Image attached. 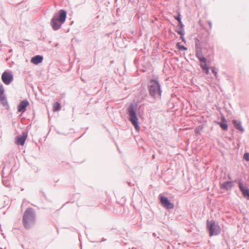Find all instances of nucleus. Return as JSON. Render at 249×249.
<instances>
[{
	"label": "nucleus",
	"mask_w": 249,
	"mask_h": 249,
	"mask_svg": "<svg viewBox=\"0 0 249 249\" xmlns=\"http://www.w3.org/2000/svg\"><path fill=\"white\" fill-rule=\"evenodd\" d=\"M175 19L178 21V22H180L181 20L180 16L178 15V16L175 17Z\"/></svg>",
	"instance_id": "obj_24"
},
{
	"label": "nucleus",
	"mask_w": 249,
	"mask_h": 249,
	"mask_svg": "<svg viewBox=\"0 0 249 249\" xmlns=\"http://www.w3.org/2000/svg\"><path fill=\"white\" fill-rule=\"evenodd\" d=\"M160 203L161 205L167 209H173L174 204L171 203L168 198L164 196H160Z\"/></svg>",
	"instance_id": "obj_7"
},
{
	"label": "nucleus",
	"mask_w": 249,
	"mask_h": 249,
	"mask_svg": "<svg viewBox=\"0 0 249 249\" xmlns=\"http://www.w3.org/2000/svg\"><path fill=\"white\" fill-rule=\"evenodd\" d=\"M36 222V215L35 211L32 208H27L24 212L22 217V224L26 229L32 228Z\"/></svg>",
	"instance_id": "obj_1"
},
{
	"label": "nucleus",
	"mask_w": 249,
	"mask_h": 249,
	"mask_svg": "<svg viewBox=\"0 0 249 249\" xmlns=\"http://www.w3.org/2000/svg\"><path fill=\"white\" fill-rule=\"evenodd\" d=\"M239 187L244 196L249 199V189L241 182H239Z\"/></svg>",
	"instance_id": "obj_8"
},
{
	"label": "nucleus",
	"mask_w": 249,
	"mask_h": 249,
	"mask_svg": "<svg viewBox=\"0 0 249 249\" xmlns=\"http://www.w3.org/2000/svg\"><path fill=\"white\" fill-rule=\"evenodd\" d=\"M218 124L224 130H227L228 129L227 121L224 117L222 118V122H219Z\"/></svg>",
	"instance_id": "obj_13"
},
{
	"label": "nucleus",
	"mask_w": 249,
	"mask_h": 249,
	"mask_svg": "<svg viewBox=\"0 0 249 249\" xmlns=\"http://www.w3.org/2000/svg\"><path fill=\"white\" fill-rule=\"evenodd\" d=\"M209 25L210 27H211V26H212V23L210 22H209Z\"/></svg>",
	"instance_id": "obj_27"
},
{
	"label": "nucleus",
	"mask_w": 249,
	"mask_h": 249,
	"mask_svg": "<svg viewBox=\"0 0 249 249\" xmlns=\"http://www.w3.org/2000/svg\"><path fill=\"white\" fill-rule=\"evenodd\" d=\"M61 108L60 104L58 102L55 103L53 105V111H57Z\"/></svg>",
	"instance_id": "obj_17"
},
{
	"label": "nucleus",
	"mask_w": 249,
	"mask_h": 249,
	"mask_svg": "<svg viewBox=\"0 0 249 249\" xmlns=\"http://www.w3.org/2000/svg\"><path fill=\"white\" fill-rule=\"evenodd\" d=\"M200 67L203 69V70L205 71V73L208 74L209 72V67L207 65L206 62L204 63V62L200 63Z\"/></svg>",
	"instance_id": "obj_16"
},
{
	"label": "nucleus",
	"mask_w": 249,
	"mask_h": 249,
	"mask_svg": "<svg viewBox=\"0 0 249 249\" xmlns=\"http://www.w3.org/2000/svg\"><path fill=\"white\" fill-rule=\"evenodd\" d=\"M26 137V135H23L20 137H18L17 138V143L21 145H23L24 144Z\"/></svg>",
	"instance_id": "obj_14"
},
{
	"label": "nucleus",
	"mask_w": 249,
	"mask_h": 249,
	"mask_svg": "<svg viewBox=\"0 0 249 249\" xmlns=\"http://www.w3.org/2000/svg\"><path fill=\"white\" fill-rule=\"evenodd\" d=\"M43 60V57L37 55L32 58L31 62L34 64H38L41 63Z\"/></svg>",
	"instance_id": "obj_12"
},
{
	"label": "nucleus",
	"mask_w": 249,
	"mask_h": 249,
	"mask_svg": "<svg viewBox=\"0 0 249 249\" xmlns=\"http://www.w3.org/2000/svg\"><path fill=\"white\" fill-rule=\"evenodd\" d=\"M67 12L64 10H60L55 13L51 21V25L53 30L56 31L61 27V25L66 20Z\"/></svg>",
	"instance_id": "obj_2"
},
{
	"label": "nucleus",
	"mask_w": 249,
	"mask_h": 249,
	"mask_svg": "<svg viewBox=\"0 0 249 249\" xmlns=\"http://www.w3.org/2000/svg\"><path fill=\"white\" fill-rule=\"evenodd\" d=\"M137 106L134 104H131L127 108V113L128 115L129 120L134 125L135 129L139 131L140 126L138 123V118L137 114Z\"/></svg>",
	"instance_id": "obj_4"
},
{
	"label": "nucleus",
	"mask_w": 249,
	"mask_h": 249,
	"mask_svg": "<svg viewBox=\"0 0 249 249\" xmlns=\"http://www.w3.org/2000/svg\"><path fill=\"white\" fill-rule=\"evenodd\" d=\"M29 102L27 100L22 101L18 107V110L19 112L23 113L26 110V107L29 105Z\"/></svg>",
	"instance_id": "obj_9"
},
{
	"label": "nucleus",
	"mask_w": 249,
	"mask_h": 249,
	"mask_svg": "<svg viewBox=\"0 0 249 249\" xmlns=\"http://www.w3.org/2000/svg\"><path fill=\"white\" fill-rule=\"evenodd\" d=\"M176 32H177L178 34H179V35H181V39H182V40L183 41V40H184V37H183L184 35V31H183V29H181L180 28V30H176Z\"/></svg>",
	"instance_id": "obj_19"
},
{
	"label": "nucleus",
	"mask_w": 249,
	"mask_h": 249,
	"mask_svg": "<svg viewBox=\"0 0 249 249\" xmlns=\"http://www.w3.org/2000/svg\"><path fill=\"white\" fill-rule=\"evenodd\" d=\"M207 228L209 231L210 236L217 235L221 232V228L218 223L213 220H207Z\"/></svg>",
	"instance_id": "obj_5"
},
{
	"label": "nucleus",
	"mask_w": 249,
	"mask_h": 249,
	"mask_svg": "<svg viewBox=\"0 0 249 249\" xmlns=\"http://www.w3.org/2000/svg\"><path fill=\"white\" fill-rule=\"evenodd\" d=\"M233 182L230 181L220 182V186L221 189L229 190L231 189L233 186Z\"/></svg>",
	"instance_id": "obj_10"
},
{
	"label": "nucleus",
	"mask_w": 249,
	"mask_h": 249,
	"mask_svg": "<svg viewBox=\"0 0 249 249\" xmlns=\"http://www.w3.org/2000/svg\"><path fill=\"white\" fill-rule=\"evenodd\" d=\"M198 59H199L200 63L204 62V63H205L207 61L206 58L204 57L203 55L201 57H199Z\"/></svg>",
	"instance_id": "obj_20"
},
{
	"label": "nucleus",
	"mask_w": 249,
	"mask_h": 249,
	"mask_svg": "<svg viewBox=\"0 0 249 249\" xmlns=\"http://www.w3.org/2000/svg\"><path fill=\"white\" fill-rule=\"evenodd\" d=\"M178 26H180V28L182 29H183V25L181 22V21H180V22H178Z\"/></svg>",
	"instance_id": "obj_26"
},
{
	"label": "nucleus",
	"mask_w": 249,
	"mask_h": 249,
	"mask_svg": "<svg viewBox=\"0 0 249 249\" xmlns=\"http://www.w3.org/2000/svg\"><path fill=\"white\" fill-rule=\"evenodd\" d=\"M212 72L214 74L215 76L216 77H217V71H216L214 68H213V69L212 70Z\"/></svg>",
	"instance_id": "obj_25"
},
{
	"label": "nucleus",
	"mask_w": 249,
	"mask_h": 249,
	"mask_svg": "<svg viewBox=\"0 0 249 249\" xmlns=\"http://www.w3.org/2000/svg\"><path fill=\"white\" fill-rule=\"evenodd\" d=\"M196 46H197V45H196ZM196 53L197 58H199V57L203 56L201 49L198 47H196Z\"/></svg>",
	"instance_id": "obj_18"
},
{
	"label": "nucleus",
	"mask_w": 249,
	"mask_h": 249,
	"mask_svg": "<svg viewBox=\"0 0 249 249\" xmlns=\"http://www.w3.org/2000/svg\"><path fill=\"white\" fill-rule=\"evenodd\" d=\"M244 158L247 160L249 161V153H246L244 155Z\"/></svg>",
	"instance_id": "obj_23"
},
{
	"label": "nucleus",
	"mask_w": 249,
	"mask_h": 249,
	"mask_svg": "<svg viewBox=\"0 0 249 249\" xmlns=\"http://www.w3.org/2000/svg\"><path fill=\"white\" fill-rule=\"evenodd\" d=\"M177 46L180 50H186L187 48L183 45H179V43H178Z\"/></svg>",
	"instance_id": "obj_22"
},
{
	"label": "nucleus",
	"mask_w": 249,
	"mask_h": 249,
	"mask_svg": "<svg viewBox=\"0 0 249 249\" xmlns=\"http://www.w3.org/2000/svg\"><path fill=\"white\" fill-rule=\"evenodd\" d=\"M150 95L155 99L160 98L161 95V85L159 81L155 79H151L148 85Z\"/></svg>",
	"instance_id": "obj_3"
},
{
	"label": "nucleus",
	"mask_w": 249,
	"mask_h": 249,
	"mask_svg": "<svg viewBox=\"0 0 249 249\" xmlns=\"http://www.w3.org/2000/svg\"><path fill=\"white\" fill-rule=\"evenodd\" d=\"M232 123L236 129L238 130L241 132H243L244 131V129L242 127L241 122L240 121H237L236 120H233L232 121Z\"/></svg>",
	"instance_id": "obj_11"
},
{
	"label": "nucleus",
	"mask_w": 249,
	"mask_h": 249,
	"mask_svg": "<svg viewBox=\"0 0 249 249\" xmlns=\"http://www.w3.org/2000/svg\"><path fill=\"white\" fill-rule=\"evenodd\" d=\"M2 82L6 85L10 84L13 80V76L12 74L4 71L1 75Z\"/></svg>",
	"instance_id": "obj_6"
},
{
	"label": "nucleus",
	"mask_w": 249,
	"mask_h": 249,
	"mask_svg": "<svg viewBox=\"0 0 249 249\" xmlns=\"http://www.w3.org/2000/svg\"><path fill=\"white\" fill-rule=\"evenodd\" d=\"M0 103L3 106L7 105L8 103H7L6 97L5 94L0 95Z\"/></svg>",
	"instance_id": "obj_15"
},
{
	"label": "nucleus",
	"mask_w": 249,
	"mask_h": 249,
	"mask_svg": "<svg viewBox=\"0 0 249 249\" xmlns=\"http://www.w3.org/2000/svg\"><path fill=\"white\" fill-rule=\"evenodd\" d=\"M4 94V89L2 84L0 83V95Z\"/></svg>",
	"instance_id": "obj_21"
}]
</instances>
